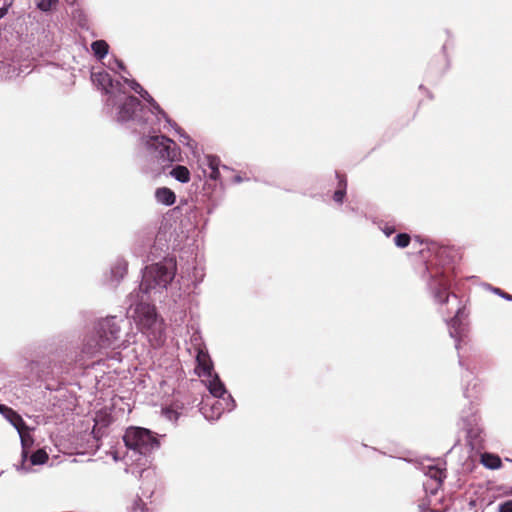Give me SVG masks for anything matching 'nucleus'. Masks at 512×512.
<instances>
[{
    "label": "nucleus",
    "mask_w": 512,
    "mask_h": 512,
    "mask_svg": "<svg viewBox=\"0 0 512 512\" xmlns=\"http://www.w3.org/2000/svg\"><path fill=\"white\" fill-rule=\"evenodd\" d=\"M47 460H48V454L43 449L37 450L30 457V461H31L32 465H41V464H44Z\"/></svg>",
    "instance_id": "22"
},
{
    "label": "nucleus",
    "mask_w": 512,
    "mask_h": 512,
    "mask_svg": "<svg viewBox=\"0 0 512 512\" xmlns=\"http://www.w3.org/2000/svg\"><path fill=\"white\" fill-rule=\"evenodd\" d=\"M5 418L17 429V431L26 426L21 416L17 414L14 410L13 415L6 414Z\"/></svg>",
    "instance_id": "24"
},
{
    "label": "nucleus",
    "mask_w": 512,
    "mask_h": 512,
    "mask_svg": "<svg viewBox=\"0 0 512 512\" xmlns=\"http://www.w3.org/2000/svg\"><path fill=\"white\" fill-rule=\"evenodd\" d=\"M168 226H164L163 230H160L159 233L156 236L154 247H157L159 249H164V247L169 248V245L167 244V241L165 239L168 231Z\"/></svg>",
    "instance_id": "23"
},
{
    "label": "nucleus",
    "mask_w": 512,
    "mask_h": 512,
    "mask_svg": "<svg viewBox=\"0 0 512 512\" xmlns=\"http://www.w3.org/2000/svg\"><path fill=\"white\" fill-rule=\"evenodd\" d=\"M142 108L141 101L135 96H128L124 103L120 106L118 112L119 121L131 120L137 110Z\"/></svg>",
    "instance_id": "9"
},
{
    "label": "nucleus",
    "mask_w": 512,
    "mask_h": 512,
    "mask_svg": "<svg viewBox=\"0 0 512 512\" xmlns=\"http://www.w3.org/2000/svg\"><path fill=\"white\" fill-rule=\"evenodd\" d=\"M235 407V401L231 395L221 398H213L210 402L207 399L202 407L203 416L210 421L217 420L225 411H232Z\"/></svg>",
    "instance_id": "6"
},
{
    "label": "nucleus",
    "mask_w": 512,
    "mask_h": 512,
    "mask_svg": "<svg viewBox=\"0 0 512 512\" xmlns=\"http://www.w3.org/2000/svg\"><path fill=\"white\" fill-rule=\"evenodd\" d=\"M196 362L195 372L199 377H206V375L214 372L212 360L208 352L203 348H198Z\"/></svg>",
    "instance_id": "10"
},
{
    "label": "nucleus",
    "mask_w": 512,
    "mask_h": 512,
    "mask_svg": "<svg viewBox=\"0 0 512 512\" xmlns=\"http://www.w3.org/2000/svg\"><path fill=\"white\" fill-rule=\"evenodd\" d=\"M177 272V263L174 258H165L163 261L147 266L142 274V281L137 292L147 298H154L167 289Z\"/></svg>",
    "instance_id": "4"
},
{
    "label": "nucleus",
    "mask_w": 512,
    "mask_h": 512,
    "mask_svg": "<svg viewBox=\"0 0 512 512\" xmlns=\"http://www.w3.org/2000/svg\"><path fill=\"white\" fill-rule=\"evenodd\" d=\"M499 512H512V500H508L499 505Z\"/></svg>",
    "instance_id": "29"
},
{
    "label": "nucleus",
    "mask_w": 512,
    "mask_h": 512,
    "mask_svg": "<svg viewBox=\"0 0 512 512\" xmlns=\"http://www.w3.org/2000/svg\"><path fill=\"white\" fill-rule=\"evenodd\" d=\"M177 246H179V243H178V242H176V239H175V240L173 241V243H172V247H173V248H175V247H177Z\"/></svg>",
    "instance_id": "39"
},
{
    "label": "nucleus",
    "mask_w": 512,
    "mask_h": 512,
    "mask_svg": "<svg viewBox=\"0 0 512 512\" xmlns=\"http://www.w3.org/2000/svg\"><path fill=\"white\" fill-rule=\"evenodd\" d=\"M139 95L149 104L155 103L154 98L145 89Z\"/></svg>",
    "instance_id": "30"
},
{
    "label": "nucleus",
    "mask_w": 512,
    "mask_h": 512,
    "mask_svg": "<svg viewBox=\"0 0 512 512\" xmlns=\"http://www.w3.org/2000/svg\"><path fill=\"white\" fill-rule=\"evenodd\" d=\"M481 463L488 469H498L501 467L500 457L491 453L482 454Z\"/></svg>",
    "instance_id": "20"
},
{
    "label": "nucleus",
    "mask_w": 512,
    "mask_h": 512,
    "mask_svg": "<svg viewBox=\"0 0 512 512\" xmlns=\"http://www.w3.org/2000/svg\"><path fill=\"white\" fill-rule=\"evenodd\" d=\"M113 459H114L115 461H118V460H119V456H118V453H117V452H114V453H113Z\"/></svg>",
    "instance_id": "38"
},
{
    "label": "nucleus",
    "mask_w": 512,
    "mask_h": 512,
    "mask_svg": "<svg viewBox=\"0 0 512 512\" xmlns=\"http://www.w3.org/2000/svg\"><path fill=\"white\" fill-rule=\"evenodd\" d=\"M155 110H157L158 112L160 113H164V111L161 109V107L159 106V104L155 101V103H151L150 104Z\"/></svg>",
    "instance_id": "34"
},
{
    "label": "nucleus",
    "mask_w": 512,
    "mask_h": 512,
    "mask_svg": "<svg viewBox=\"0 0 512 512\" xmlns=\"http://www.w3.org/2000/svg\"><path fill=\"white\" fill-rule=\"evenodd\" d=\"M431 279L429 281V287L433 293L436 301L444 303L448 301L449 294L447 291L450 288L449 270H436L435 272L430 271Z\"/></svg>",
    "instance_id": "7"
},
{
    "label": "nucleus",
    "mask_w": 512,
    "mask_h": 512,
    "mask_svg": "<svg viewBox=\"0 0 512 512\" xmlns=\"http://www.w3.org/2000/svg\"><path fill=\"white\" fill-rule=\"evenodd\" d=\"M91 49L98 59H103L108 54L109 45L105 40H96L92 42Z\"/></svg>",
    "instance_id": "19"
},
{
    "label": "nucleus",
    "mask_w": 512,
    "mask_h": 512,
    "mask_svg": "<svg viewBox=\"0 0 512 512\" xmlns=\"http://www.w3.org/2000/svg\"><path fill=\"white\" fill-rule=\"evenodd\" d=\"M219 163H220V160L217 157H213V156L208 157V166L211 170L209 177L213 180H217L220 177Z\"/></svg>",
    "instance_id": "21"
},
{
    "label": "nucleus",
    "mask_w": 512,
    "mask_h": 512,
    "mask_svg": "<svg viewBox=\"0 0 512 512\" xmlns=\"http://www.w3.org/2000/svg\"><path fill=\"white\" fill-rule=\"evenodd\" d=\"M155 197L158 202L165 205H172L176 200L175 193L167 187L158 188L155 192Z\"/></svg>",
    "instance_id": "16"
},
{
    "label": "nucleus",
    "mask_w": 512,
    "mask_h": 512,
    "mask_svg": "<svg viewBox=\"0 0 512 512\" xmlns=\"http://www.w3.org/2000/svg\"><path fill=\"white\" fill-rule=\"evenodd\" d=\"M125 82L130 86L132 90H134L138 94H140L144 90V88L135 80L125 79Z\"/></svg>",
    "instance_id": "28"
},
{
    "label": "nucleus",
    "mask_w": 512,
    "mask_h": 512,
    "mask_svg": "<svg viewBox=\"0 0 512 512\" xmlns=\"http://www.w3.org/2000/svg\"><path fill=\"white\" fill-rule=\"evenodd\" d=\"M116 63H117L118 67H119L121 70H123V71H125V70H126V67H125V65L123 64V62H122V61L117 60V61H116Z\"/></svg>",
    "instance_id": "36"
},
{
    "label": "nucleus",
    "mask_w": 512,
    "mask_h": 512,
    "mask_svg": "<svg viewBox=\"0 0 512 512\" xmlns=\"http://www.w3.org/2000/svg\"><path fill=\"white\" fill-rule=\"evenodd\" d=\"M503 297H505V298H506V299H508V300H512V296L504 295V294H503Z\"/></svg>",
    "instance_id": "40"
},
{
    "label": "nucleus",
    "mask_w": 512,
    "mask_h": 512,
    "mask_svg": "<svg viewBox=\"0 0 512 512\" xmlns=\"http://www.w3.org/2000/svg\"><path fill=\"white\" fill-rule=\"evenodd\" d=\"M143 473H147V475L151 474V472H150V471H148V470H146V469H144V468H143V469H141V471H140V476H142V475H143Z\"/></svg>",
    "instance_id": "37"
},
{
    "label": "nucleus",
    "mask_w": 512,
    "mask_h": 512,
    "mask_svg": "<svg viewBox=\"0 0 512 512\" xmlns=\"http://www.w3.org/2000/svg\"><path fill=\"white\" fill-rule=\"evenodd\" d=\"M10 6H11V3L5 2V4L2 7H0V19H2L8 13Z\"/></svg>",
    "instance_id": "32"
},
{
    "label": "nucleus",
    "mask_w": 512,
    "mask_h": 512,
    "mask_svg": "<svg viewBox=\"0 0 512 512\" xmlns=\"http://www.w3.org/2000/svg\"><path fill=\"white\" fill-rule=\"evenodd\" d=\"M58 0H38L37 1V8L41 11L47 12L51 10V8L56 5Z\"/></svg>",
    "instance_id": "26"
},
{
    "label": "nucleus",
    "mask_w": 512,
    "mask_h": 512,
    "mask_svg": "<svg viewBox=\"0 0 512 512\" xmlns=\"http://www.w3.org/2000/svg\"><path fill=\"white\" fill-rule=\"evenodd\" d=\"M123 440L128 451L124 457L126 472L136 474L133 469L134 462L139 467L148 463L146 455L159 447V441L150 430L141 427H130L126 430Z\"/></svg>",
    "instance_id": "3"
},
{
    "label": "nucleus",
    "mask_w": 512,
    "mask_h": 512,
    "mask_svg": "<svg viewBox=\"0 0 512 512\" xmlns=\"http://www.w3.org/2000/svg\"><path fill=\"white\" fill-rule=\"evenodd\" d=\"M336 178L338 180V184L337 189L333 193V200L338 204H342L346 196L347 178L346 175L340 172H336Z\"/></svg>",
    "instance_id": "15"
},
{
    "label": "nucleus",
    "mask_w": 512,
    "mask_h": 512,
    "mask_svg": "<svg viewBox=\"0 0 512 512\" xmlns=\"http://www.w3.org/2000/svg\"><path fill=\"white\" fill-rule=\"evenodd\" d=\"M410 242V236L406 233H399L394 238V243L400 248L406 247Z\"/></svg>",
    "instance_id": "25"
},
{
    "label": "nucleus",
    "mask_w": 512,
    "mask_h": 512,
    "mask_svg": "<svg viewBox=\"0 0 512 512\" xmlns=\"http://www.w3.org/2000/svg\"><path fill=\"white\" fill-rule=\"evenodd\" d=\"M22 445V463L17 466L18 471L28 472L29 470L25 466V460L28 457V449L33 444V438L29 434L28 428L25 426L18 431Z\"/></svg>",
    "instance_id": "12"
},
{
    "label": "nucleus",
    "mask_w": 512,
    "mask_h": 512,
    "mask_svg": "<svg viewBox=\"0 0 512 512\" xmlns=\"http://www.w3.org/2000/svg\"><path fill=\"white\" fill-rule=\"evenodd\" d=\"M148 148L162 168L169 167L172 162L178 160L179 146L175 141L166 136H154L148 141Z\"/></svg>",
    "instance_id": "5"
},
{
    "label": "nucleus",
    "mask_w": 512,
    "mask_h": 512,
    "mask_svg": "<svg viewBox=\"0 0 512 512\" xmlns=\"http://www.w3.org/2000/svg\"><path fill=\"white\" fill-rule=\"evenodd\" d=\"M201 378L213 398H221L226 395L225 386L215 372Z\"/></svg>",
    "instance_id": "11"
},
{
    "label": "nucleus",
    "mask_w": 512,
    "mask_h": 512,
    "mask_svg": "<svg viewBox=\"0 0 512 512\" xmlns=\"http://www.w3.org/2000/svg\"><path fill=\"white\" fill-rule=\"evenodd\" d=\"M121 323H124V320L115 316L100 320L96 335L85 342L83 351L92 357L102 354L105 350L126 347L130 341L129 339H122Z\"/></svg>",
    "instance_id": "2"
},
{
    "label": "nucleus",
    "mask_w": 512,
    "mask_h": 512,
    "mask_svg": "<svg viewBox=\"0 0 512 512\" xmlns=\"http://www.w3.org/2000/svg\"><path fill=\"white\" fill-rule=\"evenodd\" d=\"M91 79L93 83L99 89L105 91V93H109L110 89L113 88V79L111 75L104 70L99 72H92Z\"/></svg>",
    "instance_id": "13"
},
{
    "label": "nucleus",
    "mask_w": 512,
    "mask_h": 512,
    "mask_svg": "<svg viewBox=\"0 0 512 512\" xmlns=\"http://www.w3.org/2000/svg\"><path fill=\"white\" fill-rule=\"evenodd\" d=\"M0 413L5 417L6 414L13 415V410L3 404H0Z\"/></svg>",
    "instance_id": "31"
},
{
    "label": "nucleus",
    "mask_w": 512,
    "mask_h": 512,
    "mask_svg": "<svg viewBox=\"0 0 512 512\" xmlns=\"http://www.w3.org/2000/svg\"><path fill=\"white\" fill-rule=\"evenodd\" d=\"M460 314L461 309H457V313L453 319L448 323L449 326V334L452 338L456 340V342H459V338H461L464 334V326L462 325L460 321ZM458 343H456V348L458 349Z\"/></svg>",
    "instance_id": "14"
},
{
    "label": "nucleus",
    "mask_w": 512,
    "mask_h": 512,
    "mask_svg": "<svg viewBox=\"0 0 512 512\" xmlns=\"http://www.w3.org/2000/svg\"><path fill=\"white\" fill-rule=\"evenodd\" d=\"M163 412V415L170 421H176L179 417V413L177 412V410L171 408V407H166L162 410Z\"/></svg>",
    "instance_id": "27"
},
{
    "label": "nucleus",
    "mask_w": 512,
    "mask_h": 512,
    "mask_svg": "<svg viewBox=\"0 0 512 512\" xmlns=\"http://www.w3.org/2000/svg\"><path fill=\"white\" fill-rule=\"evenodd\" d=\"M383 232L386 234V236H389L394 232V229L389 226H385V228L383 229Z\"/></svg>",
    "instance_id": "33"
},
{
    "label": "nucleus",
    "mask_w": 512,
    "mask_h": 512,
    "mask_svg": "<svg viewBox=\"0 0 512 512\" xmlns=\"http://www.w3.org/2000/svg\"><path fill=\"white\" fill-rule=\"evenodd\" d=\"M106 351H107V350L103 351V353H102V354H98V355H96L95 357H99V360H102V357H100V356H102V355H108V353H107ZM82 352H83L87 357L91 358V356H89V355H88L87 353H85L83 350H82ZM93 357H94V356H92V358H93Z\"/></svg>",
    "instance_id": "35"
},
{
    "label": "nucleus",
    "mask_w": 512,
    "mask_h": 512,
    "mask_svg": "<svg viewBox=\"0 0 512 512\" xmlns=\"http://www.w3.org/2000/svg\"><path fill=\"white\" fill-rule=\"evenodd\" d=\"M151 299L140 292L131 293L128 316L150 345L156 348L164 344L166 335L163 320L158 316L155 306L149 303Z\"/></svg>",
    "instance_id": "1"
},
{
    "label": "nucleus",
    "mask_w": 512,
    "mask_h": 512,
    "mask_svg": "<svg viewBox=\"0 0 512 512\" xmlns=\"http://www.w3.org/2000/svg\"><path fill=\"white\" fill-rule=\"evenodd\" d=\"M425 475L428 480L423 484L424 489L431 494H435L441 487L443 479L445 478V472L438 466L428 465L425 467Z\"/></svg>",
    "instance_id": "8"
},
{
    "label": "nucleus",
    "mask_w": 512,
    "mask_h": 512,
    "mask_svg": "<svg viewBox=\"0 0 512 512\" xmlns=\"http://www.w3.org/2000/svg\"><path fill=\"white\" fill-rule=\"evenodd\" d=\"M445 252H446V250H445V249H441V250H440V254H441V255H443Z\"/></svg>",
    "instance_id": "41"
},
{
    "label": "nucleus",
    "mask_w": 512,
    "mask_h": 512,
    "mask_svg": "<svg viewBox=\"0 0 512 512\" xmlns=\"http://www.w3.org/2000/svg\"><path fill=\"white\" fill-rule=\"evenodd\" d=\"M170 175L181 183H188L190 181V171L183 165L175 166L170 171Z\"/></svg>",
    "instance_id": "18"
},
{
    "label": "nucleus",
    "mask_w": 512,
    "mask_h": 512,
    "mask_svg": "<svg viewBox=\"0 0 512 512\" xmlns=\"http://www.w3.org/2000/svg\"><path fill=\"white\" fill-rule=\"evenodd\" d=\"M127 272V262L123 259L117 260L111 267V277L114 281L121 280Z\"/></svg>",
    "instance_id": "17"
}]
</instances>
